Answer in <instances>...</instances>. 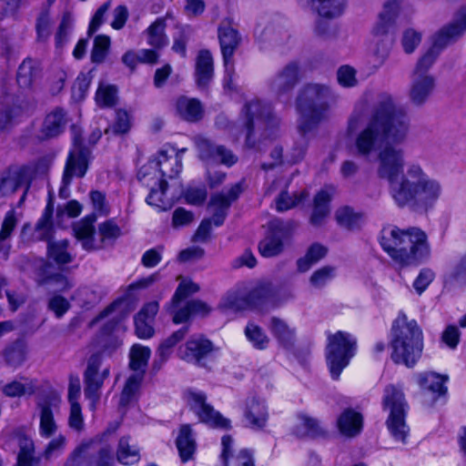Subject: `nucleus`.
I'll list each match as a JSON object with an SVG mask.
<instances>
[{
  "label": "nucleus",
  "mask_w": 466,
  "mask_h": 466,
  "mask_svg": "<svg viewBox=\"0 0 466 466\" xmlns=\"http://www.w3.org/2000/svg\"><path fill=\"white\" fill-rule=\"evenodd\" d=\"M410 118L396 105L391 95L380 93L372 104L366 127L358 134L355 147L360 156H370L378 143H384L377 155L376 173L389 183V193L400 208L415 212L432 209L442 195L441 183L417 162L405 167V152L400 145L409 135Z\"/></svg>",
  "instance_id": "nucleus-1"
},
{
  "label": "nucleus",
  "mask_w": 466,
  "mask_h": 466,
  "mask_svg": "<svg viewBox=\"0 0 466 466\" xmlns=\"http://www.w3.org/2000/svg\"><path fill=\"white\" fill-rule=\"evenodd\" d=\"M380 243L383 250L401 266L420 263L430 256L426 233L419 228L406 230L389 226L381 230Z\"/></svg>",
  "instance_id": "nucleus-2"
},
{
  "label": "nucleus",
  "mask_w": 466,
  "mask_h": 466,
  "mask_svg": "<svg viewBox=\"0 0 466 466\" xmlns=\"http://www.w3.org/2000/svg\"><path fill=\"white\" fill-rule=\"evenodd\" d=\"M338 96L327 85L309 83L299 90L296 105L300 114L299 130L303 135L313 131L319 124L326 119L332 104Z\"/></svg>",
  "instance_id": "nucleus-3"
},
{
  "label": "nucleus",
  "mask_w": 466,
  "mask_h": 466,
  "mask_svg": "<svg viewBox=\"0 0 466 466\" xmlns=\"http://www.w3.org/2000/svg\"><path fill=\"white\" fill-rule=\"evenodd\" d=\"M390 345L393 362L412 368L423 350V333L417 321L400 312L391 326Z\"/></svg>",
  "instance_id": "nucleus-4"
},
{
  "label": "nucleus",
  "mask_w": 466,
  "mask_h": 466,
  "mask_svg": "<svg viewBox=\"0 0 466 466\" xmlns=\"http://www.w3.org/2000/svg\"><path fill=\"white\" fill-rule=\"evenodd\" d=\"M239 119L246 132L245 146L256 150H261L264 141L272 138L279 124L271 105L258 98L244 104Z\"/></svg>",
  "instance_id": "nucleus-5"
},
{
  "label": "nucleus",
  "mask_w": 466,
  "mask_h": 466,
  "mask_svg": "<svg viewBox=\"0 0 466 466\" xmlns=\"http://www.w3.org/2000/svg\"><path fill=\"white\" fill-rule=\"evenodd\" d=\"M182 169V160L179 154L174 157H168L165 151H160L157 159L149 160L140 167L137 172V179L150 188V193L146 201L148 205L163 208L161 198L155 201L157 195H163L167 188L166 177H177Z\"/></svg>",
  "instance_id": "nucleus-6"
},
{
  "label": "nucleus",
  "mask_w": 466,
  "mask_h": 466,
  "mask_svg": "<svg viewBox=\"0 0 466 466\" xmlns=\"http://www.w3.org/2000/svg\"><path fill=\"white\" fill-rule=\"evenodd\" d=\"M402 0H387L378 21L373 26L370 44V52L379 66H382L389 57L393 45V37L390 29L395 25Z\"/></svg>",
  "instance_id": "nucleus-7"
},
{
  "label": "nucleus",
  "mask_w": 466,
  "mask_h": 466,
  "mask_svg": "<svg viewBox=\"0 0 466 466\" xmlns=\"http://www.w3.org/2000/svg\"><path fill=\"white\" fill-rule=\"evenodd\" d=\"M95 215H89L77 221L73 226V231L86 251L103 248L107 243H113L120 235V228L113 221L106 220L98 227V238L96 237L94 223Z\"/></svg>",
  "instance_id": "nucleus-8"
},
{
  "label": "nucleus",
  "mask_w": 466,
  "mask_h": 466,
  "mask_svg": "<svg viewBox=\"0 0 466 466\" xmlns=\"http://www.w3.org/2000/svg\"><path fill=\"white\" fill-rule=\"evenodd\" d=\"M382 403L384 410L390 412L386 424L391 437L395 441L405 444L410 428L405 422L408 403L404 393L400 389L389 385L385 388Z\"/></svg>",
  "instance_id": "nucleus-9"
},
{
  "label": "nucleus",
  "mask_w": 466,
  "mask_h": 466,
  "mask_svg": "<svg viewBox=\"0 0 466 466\" xmlns=\"http://www.w3.org/2000/svg\"><path fill=\"white\" fill-rule=\"evenodd\" d=\"M357 340L345 331H337L328 336L326 360L331 378L338 380L356 353Z\"/></svg>",
  "instance_id": "nucleus-10"
},
{
  "label": "nucleus",
  "mask_w": 466,
  "mask_h": 466,
  "mask_svg": "<svg viewBox=\"0 0 466 466\" xmlns=\"http://www.w3.org/2000/svg\"><path fill=\"white\" fill-rule=\"evenodd\" d=\"M226 308L234 310L257 309L268 310L278 307L277 294L271 284L261 283L255 287L246 297L229 294L224 301Z\"/></svg>",
  "instance_id": "nucleus-11"
},
{
  "label": "nucleus",
  "mask_w": 466,
  "mask_h": 466,
  "mask_svg": "<svg viewBox=\"0 0 466 466\" xmlns=\"http://www.w3.org/2000/svg\"><path fill=\"white\" fill-rule=\"evenodd\" d=\"M53 207L48 204L35 226V236L40 240L48 241L47 252L51 259L57 265H65L73 261L74 256L68 252L69 241L63 239L59 241H50L53 234Z\"/></svg>",
  "instance_id": "nucleus-12"
},
{
  "label": "nucleus",
  "mask_w": 466,
  "mask_h": 466,
  "mask_svg": "<svg viewBox=\"0 0 466 466\" xmlns=\"http://www.w3.org/2000/svg\"><path fill=\"white\" fill-rule=\"evenodd\" d=\"M109 367H103V354L95 353L87 360L84 372V394L90 400V409L96 410L104 381L109 377Z\"/></svg>",
  "instance_id": "nucleus-13"
},
{
  "label": "nucleus",
  "mask_w": 466,
  "mask_h": 466,
  "mask_svg": "<svg viewBox=\"0 0 466 466\" xmlns=\"http://www.w3.org/2000/svg\"><path fill=\"white\" fill-rule=\"evenodd\" d=\"M72 130L74 147L68 153L62 177L65 187H69L75 177H83L86 175L91 154L90 150L82 144L80 130L76 127H73Z\"/></svg>",
  "instance_id": "nucleus-14"
},
{
  "label": "nucleus",
  "mask_w": 466,
  "mask_h": 466,
  "mask_svg": "<svg viewBox=\"0 0 466 466\" xmlns=\"http://www.w3.org/2000/svg\"><path fill=\"white\" fill-rule=\"evenodd\" d=\"M294 228L292 221H272L268 233L258 243L259 254L264 258L280 255L290 239Z\"/></svg>",
  "instance_id": "nucleus-15"
},
{
  "label": "nucleus",
  "mask_w": 466,
  "mask_h": 466,
  "mask_svg": "<svg viewBox=\"0 0 466 466\" xmlns=\"http://www.w3.org/2000/svg\"><path fill=\"white\" fill-rule=\"evenodd\" d=\"M61 399L55 393L40 396L36 400L35 413L39 419V435L49 439L57 431L55 415L59 412Z\"/></svg>",
  "instance_id": "nucleus-16"
},
{
  "label": "nucleus",
  "mask_w": 466,
  "mask_h": 466,
  "mask_svg": "<svg viewBox=\"0 0 466 466\" xmlns=\"http://www.w3.org/2000/svg\"><path fill=\"white\" fill-rule=\"evenodd\" d=\"M218 37L227 76L234 72V54L241 43V36L231 19H223L218 28Z\"/></svg>",
  "instance_id": "nucleus-17"
},
{
  "label": "nucleus",
  "mask_w": 466,
  "mask_h": 466,
  "mask_svg": "<svg viewBox=\"0 0 466 466\" xmlns=\"http://www.w3.org/2000/svg\"><path fill=\"white\" fill-rule=\"evenodd\" d=\"M46 167V160L39 158L36 162L23 166L15 169H8L0 174V198H7L14 194L24 182L28 179L30 174L44 171Z\"/></svg>",
  "instance_id": "nucleus-18"
},
{
  "label": "nucleus",
  "mask_w": 466,
  "mask_h": 466,
  "mask_svg": "<svg viewBox=\"0 0 466 466\" xmlns=\"http://www.w3.org/2000/svg\"><path fill=\"white\" fill-rule=\"evenodd\" d=\"M301 67L296 61L284 66L269 80L270 91L279 99L289 100L290 95L301 79Z\"/></svg>",
  "instance_id": "nucleus-19"
},
{
  "label": "nucleus",
  "mask_w": 466,
  "mask_h": 466,
  "mask_svg": "<svg viewBox=\"0 0 466 466\" xmlns=\"http://www.w3.org/2000/svg\"><path fill=\"white\" fill-rule=\"evenodd\" d=\"M186 396L190 410L198 417L201 422L221 429L229 428L230 421L206 402L204 393L188 391Z\"/></svg>",
  "instance_id": "nucleus-20"
},
{
  "label": "nucleus",
  "mask_w": 466,
  "mask_h": 466,
  "mask_svg": "<svg viewBox=\"0 0 466 466\" xmlns=\"http://www.w3.org/2000/svg\"><path fill=\"white\" fill-rule=\"evenodd\" d=\"M90 443L79 445L66 460L65 466H113L112 451L108 447H102L96 452H90Z\"/></svg>",
  "instance_id": "nucleus-21"
},
{
  "label": "nucleus",
  "mask_w": 466,
  "mask_h": 466,
  "mask_svg": "<svg viewBox=\"0 0 466 466\" xmlns=\"http://www.w3.org/2000/svg\"><path fill=\"white\" fill-rule=\"evenodd\" d=\"M241 192V186L238 183L227 191L223 190L210 197L208 208L212 214L211 218L215 226L219 227L224 223L231 204L238 198Z\"/></svg>",
  "instance_id": "nucleus-22"
},
{
  "label": "nucleus",
  "mask_w": 466,
  "mask_h": 466,
  "mask_svg": "<svg viewBox=\"0 0 466 466\" xmlns=\"http://www.w3.org/2000/svg\"><path fill=\"white\" fill-rule=\"evenodd\" d=\"M198 156L208 165L223 164L231 167L237 162V157L231 150L224 146L213 144L205 137H197L195 140Z\"/></svg>",
  "instance_id": "nucleus-23"
},
{
  "label": "nucleus",
  "mask_w": 466,
  "mask_h": 466,
  "mask_svg": "<svg viewBox=\"0 0 466 466\" xmlns=\"http://www.w3.org/2000/svg\"><path fill=\"white\" fill-rule=\"evenodd\" d=\"M466 32V8L460 10L457 19L450 25L443 26L432 37L430 48L439 55L451 43L460 38Z\"/></svg>",
  "instance_id": "nucleus-24"
},
{
  "label": "nucleus",
  "mask_w": 466,
  "mask_h": 466,
  "mask_svg": "<svg viewBox=\"0 0 466 466\" xmlns=\"http://www.w3.org/2000/svg\"><path fill=\"white\" fill-rule=\"evenodd\" d=\"M255 35L262 49L280 46L289 38V34L279 20L259 24L255 30Z\"/></svg>",
  "instance_id": "nucleus-25"
},
{
  "label": "nucleus",
  "mask_w": 466,
  "mask_h": 466,
  "mask_svg": "<svg viewBox=\"0 0 466 466\" xmlns=\"http://www.w3.org/2000/svg\"><path fill=\"white\" fill-rule=\"evenodd\" d=\"M213 350L212 342L202 335H194L178 350L183 360L202 365V360Z\"/></svg>",
  "instance_id": "nucleus-26"
},
{
  "label": "nucleus",
  "mask_w": 466,
  "mask_h": 466,
  "mask_svg": "<svg viewBox=\"0 0 466 466\" xmlns=\"http://www.w3.org/2000/svg\"><path fill=\"white\" fill-rule=\"evenodd\" d=\"M435 82L432 75L412 74L409 93L410 102L415 106L425 104L435 89Z\"/></svg>",
  "instance_id": "nucleus-27"
},
{
  "label": "nucleus",
  "mask_w": 466,
  "mask_h": 466,
  "mask_svg": "<svg viewBox=\"0 0 466 466\" xmlns=\"http://www.w3.org/2000/svg\"><path fill=\"white\" fill-rule=\"evenodd\" d=\"M244 417L247 425L255 431L262 430L268 421V408L263 400L256 397L249 398L247 400Z\"/></svg>",
  "instance_id": "nucleus-28"
},
{
  "label": "nucleus",
  "mask_w": 466,
  "mask_h": 466,
  "mask_svg": "<svg viewBox=\"0 0 466 466\" xmlns=\"http://www.w3.org/2000/svg\"><path fill=\"white\" fill-rule=\"evenodd\" d=\"M292 432L298 438H320L327 435V431L321 426L320 422L313 417L305 413L297 415V422L292 429Z\"/></svg>",
  "instance_id": "nucleus-29"
},
{
  "label": "nucleus",
  "mask_w": 466,
  "mask_h": 466,
  "mask_svg": "<svg viewBox=\"0 0 466 466\" xmlns=\"http://www.w3.org/2000/svg\"><path fill=\"white\" fill-rule=\"evenodd\" d=\"M337 427L343 436L348 438L356 437L362 431L363 416L352 409H346L338 417Z\"/></svg>",
  "instance_id": "nucleus-30"
},
{
  "label": "nucleus",
  "mask_w": 466,
  "mask_h": 466,
  "mask_svg": "<svg viewBox=\"0 0 466 466\" xmlns=\"http://www.w3.org/2000/svg\"><path fill=\"white\" fill-rule=\"evenodd\" d=\"M213 57L208 50L199 51L195 66L196 83L198 87L208 86L213 78L214 66Z\"/></svg>",
  "instance_id": "nucleus-31"
},
{
  "label": "nucleus",
  "mask_w": 466,
  "mask_h": 466,
  "mask_svg": "<svg viewBox=\"0 0 466 466\" xmlns=\"http://www.w3.org/2000/svg\"><path fill=\"white\" fill-rule=\"evenodd\" d=\"M416 380L421 390L432 394L433 400L446 393L447 389L444 383L447 380V377L436 372L426 371L418 374Z\"/></svg>",
  "instance_id": "nucleus-32"
},
{
  "label": "nucleus",
  "mask_w": 466,
  "mask_h": 466,
  "mask_svg": "<svg viewBox=\"0 0 466 466\" xmlns=\"http://www.w3.org/2000/svg\"><path fill=\"white\" fill-rule=\"evenodd\" d=\"M176 446L183 462L193 459L197 443L190 425L184 424L181 426L176 440Z\"/></svg>",
  "instance_id": "nucleus-33"
},
{
  "label": "nucleus",
  "mask_w": 466,
  "mask_h": 466,
  "mask_svg": "<svg viewBox=\"0 0 466 466\" xmlns=\"http://www.w3.org/2000/svg\"><path fill=\"white\" fill-rule=\"evenodd\" d=\"M177 114L188 122H196L202 118L203 108L199 100L180 96L176 103Z\"/></svg>",
  "instance_id": "nucleus-34"
},
{
  "label": "nucleus",
  "mask_w": 466,
  "mask_h": 466,
  "mask_svg": "<svg viewBox=\"0 0 466 466\" xmlns=\"http://www.w3.org/2000/svg\"><path fill=\"white\" fill-rule=\"evenodd\" d=\"M314 10L321 17L336 18L341 15L347 6L348 0H308Z\"/></svg>",
  "instance_id": "nucleus-35"
},
{
  "label": "nucleus",
  "mask_w": 466,
  "mask_h": 466,
  "mask_svg": "<svg viewBox=\"0 0 466 466\" xmlns=\"http://www.w3.org/2000/svg\"><path fill=\"white\" fill-rule=\"evenodd\" d=\"M166 19L158 17L145 31L147 44L155 49H161L167 46L168 37L165 33Z\"/></svg>",
  "instance_id": "nucleus-36"
},
{
  "label": "nucleus",
  "mask_w": 466,
  "mask_h": 466,
  "mask_svg": "<svg viewBox=\"0 0 466 466\" xmlns=\"http://www.w3.org/2000/svg\"><path fill=\"white\" fill-rule=\"evenodd\" d=\"M66 113L63 109L56 108L49 113L43 123L41 133L44 138L58 136L66 125Z\"/></svg>",
  "instance_id": "nucleus-37"
},
{
  "label": "nucleus",
  "mask_w": 466,
  "mask_h": 466,
  "mask_svg": "<svg viewBox=\"0 0 466 466\" xmlns=\"http://www.w3.org/2000/svg\"><path fill=\"white\" fill-rule=\"evenodd\" d=\"M331 196L326 190H320L314 198L313 211L309 222L314 227H319L329 214Z\"/></svg>",
  "instance_id": "nucleus-38"
},
{
  "label": "nucleus",
  "mask_w": 466,
  "mask_h": 466,
  "mask_svg": "<svg viewBox=\"0 0 466 466\" xmlns=\"http://www.w3.org/2000/svg\"><path fill=\"white\" fill-rule=\"evenodd\" d=\"M273 336L286 349L292 347L295 341V330L283 319L272 317L268 326Z\"/></svg>",
  "instance_id": "nucleus-39"
},
{
  "label": "nucleus",
  "mask_w": 466,
  "mask_h": 466,
  "mask_svg": "<svg viewBox=\"0 0 466 466\" xmlns=\"http://www.w3.org/2000/svg\"><path fill=\"white\" fill-rule=\"evenodd\" d=\"M210 311L209 307L203 301L193 299L178 309L173 316V321L176 324L186 322L192 316H205Z\"/></svg>",
  "instance_id": "nucleus-40"
},
{
  "label": "nucleus",
  "mask_w": 466,
  "mask_h": 466,
  "mask_svg": "<svg viewBox=\"0 0 466 466\" xmlns=\"http://www.w3.org/2000/svg\"><path fill=\"white\" fill-rule=\"evenodd\" d=\"M40 69L37 62L32 59H25L17 70V83L22 88H28L38 77Z\"/></svg>",
  "instance_id": "nucleus-41"
},
{
  "label": "nucleus",
  "mask_w": 466,
  "mask_h": 466,
  "mask_svg": "<svg viewBox=\"0 0 466 466\" xmlns=\"http://www.w3.org/2000/svg\"><path fill=\"white\" fill-rule=\"evenodd\" d=\"M116 457L120 463L132 465L139 461V449L135 444H131L129 437H122L118 442Z\"/></svg>",
  "instance_id": "nucleus-42"
},
{
  "label": "nucleus",
  "mask_w": 466,
  "mask_h": 466,
  "mask_svg": "<svg viewBox=\"0 0 466 466\" xmlns=\"http://www.w3.org/2000/svg\"><path fill=\"white\" fill-rule=\"evenodd\" d=\"M326 254L327 248L324 246L319 243L312 244L309 248L306 255L298 259V270L299 272L308 271L313 264L317 263L321 258H323L326 256Z\"/></svg>",
  "instance_id": "nucleus-43"
},
{
  "label": "nucleus",
  "mask_w": 466,
  "mask_h": 466,
  "mask_svg": "<svg viewBox=\"0 0 466 466\" xmlns=\"http://www.w3.org/2000/svg\"><path fill=\"white\" fill-rule=\"evenodd\" d=\"M150 349L140 345H134L130 350L129 367L136 373L145 374L146 367L150 358Z\"/></svg>",
  "instance_id": "nucleus-44"
},
{
  "label": "nucleus",
  "mask_w": 466,
  "mask_h": 466,
  "mask_svg": "<svg viewBox=\"0 0 466 466\" xmlns=\"http://www.w3.org/2000/svg\"><path fill=\"white\" fill-rule=\"evenodd\" d=\"M309 197L306 189L300 192L289 194L288 191H282L276 198V208L279 212H284L297 207Z\"/></svg>",
  "instance_id": "nucleus-45"
},
{
  "label": "nucleus",
  "mask_w": 466,
  "mask_h": 466,
  "mask_svg": "<svg viewBox=\"0 0 466 466\" xmlns=\"http://www.w3.org/2000/svg\"><path fill=\"white\" fill-rule=\"evenodd\" d=\"M335 218L340 227L349 230H354L360 228L362 217L351 208L342 207L336 211Z\"/></svg>",
  "instance_id": "nucleus-46"
},
{
  "label": "nucleus",
  "mask_w": 466,
  "mask_h": 466,
  "mask_svg": "<svg viewBox=\"0 0 466 466\" xmlns=\"http://www.w3.org/2000/svg\"><path fill=\"white\" fill-rule=\"evenodd\" d=\"M445 285L453 288L466 286V253L459 258L447 275Z\"/></svg>",
  "instance_id": "nucleus-47"
},
{
  "label": "nucleus",
  "mask_w": 466,
  "mask_h": 466,
  "mask_svg": "<svg viewBox=\"0 0 466 466\" xmlns=\"http://www.w3.org/2000/svg\"><path fill=\"white\" fill-rule=\"evenodd\" d=\"M143 378L141 373H135L128 377L121 392L119 400L120 406L126 407L135 399Z\"/></svg>",
  "instance_id": "nucleus-48"
},
{
  "label": "nucleus",
  "mask_w": 466,
  "mask_h": 466,
  "mask_svg": "<svg viewBox=\"0 0 466 466\" xmlns=\"http://www.w3.org/2000/svg\"><path fill=\"white\" fill-rule=\"evenodd\" d=\"M15 466H39V459L34 456V443L31 440L22 439Z\"/></svg>",
  "instance_id": "nucleus-49"
},
{
  "label": "nucleus",
  "mask_w": 466,
  "mask_h": 466,
  "mask_svg": "<svg viewBox=\"0 0 466 466\" xmlns=\"http://www.w3.org/2000/svg\"><path fill=\"white\" fill-rule=\"evenodd\" d=\"M35 384L30 380L26 383H22L17 380H13L2 387L3 393L10 398L22 397L24 395H32L35 391Z\"/></svg>",
  "instance_id": "nucleus-50"
},
{
  "label": "nucleus",
  "mask_w": 466,
  "mask_h": 466,
  "mask_svg": "<svg viewBox=\"0 0 466 466\" xmlns=\"http://www.w3.org/2000/svg\"><path fill=\"white\" fill-rule=\"evenodd\" d=\"M16 226V218L15 211H8L2 223L0 230V252L3 251L5 255L8 254L10 246L6 243V240L11 237L13 230Z\"/></svg>",
  "instance_id": "nucleus-51"
},
{
  "label": "nucleus",
  "mask_w": 466,
  "mask_h": 466,
  "mask_svg": "<svg viewBox=\"0 0 466 466\" xmlns=\"http://www.w3.org/2000/svg\"><path fill=\"white\" fill-rule=\"evenodd\" d=\"M4 356L9 365L20 366L25 360L26 347L23 341H15L5 350Z\"/></svg>",
  "instance_id": "nucleus-52"
},
{
  "label": "nucleus",
  "mask_w": 466,
  "mask_h": 466,
  "mask_svg": "<svg viewBox=\"0 0 466 466\" xmlns=\"http://www.w3.org/2000/svg\"><path fill=\"white\" fill-rule=\"evenodd\" d=\"M245 334L256 349L264 350L268 347L269 339L258 325L253 323L248 324L245 329Z\"/></svg>",
  "instance_id": "nucleus-53"
},
{
  "label": "nucleus",
  "mask_w": 466,
  "mask_h": 466,
  "mask_svg": "<svg viewBox=\"0 0 466 466\" xmlns=\"http://www.w3.org/2000/svg\"><path fill=\"white\" fill-rule=\"evenodd\" d=\"M110 46V38L105 35H96L94 39V46L91 52V60L93 63H102L107 54Z\"/></svg>",
  "instance_id": "nucleus-54"
},
{
  "label": "nucleus",
  "mask_w": 466,
  "mask_h": 466,
  "mask_svg": "<svg viewBox=\"0 0 466 466\" xmlns=\"http://www.w3.org/2000/svg\"><path fill=\"white\" fill-rule=\"evenodd\" d=\"M335 275L336 268L334 267L325 266L313 272L309 283L315 289H322L334 279Z\"/></svg>",
  "instance_id": "nucleus-55"
},
{
  "label": "nucleus",
  "mask_w": 466,
  "mask_h": 466,
  "mask_svg": "<svg viewBox=\"0 0 466 466\" xmlns=\"http://www.w3.org/2000/svg\"><path fill=\"white\" fill-rule=\"evenodd\" d=\"M67 439L66 436L59 434L54 437L46 446L43 451V457L46 460H51L60 456L66 450Z\"/></svg>",
  "instance_id": "nucleus-56"
},
{
  "label": "nucleus",
  "mask_w": 466,
  "mask_h": 466,
  "mask_svg": "<svg viewBox=\"0 0 466 466\" xmlns=\"http://www.w3.org/2000/svg\"><path fill=\"white\" fill-rule=\"evenodd\" d=\"M356 70L348 65L341 66L337 70V81L339 86L350 88L358 85Z\"/></svg>",
  "instance_id": "nucleus-57"
},
{
  "label": "nucleus",
  "mask_w": 466,
  "mask_h": 466,
  "mask_svg": "<svg viewBox=\"0 0 466 466\" xmlns=\"http://www.w3.org/2000/svg\"><path fill=\"white\" fill-rule=\"evenodd\" d=\"M440 55L431 48H429L423 56L418 60L413 74L415 75H430L429 69L435 63Z\"/></svg>",
  "instance_id": "nucleus-58"
},
{
  "label": "nucleus",
  "mask_w": 466,
  "mask_h": 466,
  "mask_svg": "<svg viewBox=\"0 0 466 466\" xmlns=\"http://www.w3.org/2000/svg\"><path fill=\"white\" fill-rule=\"evenodd\" d=\"M22 107L19 106H7L0 110V132H5L12 128L14 126V119L19 116Z\"/></svg>",
  "instance_id": "nucleus-59"
},
{
  "label": "nucleus",
  "mask_w": 466,
  "mask_h": 466,
  "mask_svg": "<svg viewBox=\"0 0 466 466\" xmlns=\"http://www.w3.org/2000/svg\"><path fill=\"white\" fill-rule=\"evenodd\" d=\"M208 196L205 186L201 187H188L184 192L186 202L190 205L199 206L202 205Z\"/></svg>",
  "instance_id": "nucleus-60"
},
{
  "label": "nucleus",
  "mask_w": 466,
  "mask_h": 466,
  "mask_svg": "<svg viewBox=\"0 0 466 466\" xmlns=\"http://www.w3.org/2000/svg\"><path fill=\"white\" fill-rule=\"evenodd\" d=\"M116 99V89L112 86H100L96 94V100L99 106H112Z\"/></svg>",
  "instance_id": "nucleus-61"
},
{
  "label": "nucleus",
  "mask_w": 466,
  "mask_h": 466,
  "mask_svg": "<svg viewBox=\"0 0 466 466\" xmlns=\"http://www.w3.org/2000/svg\"><path fill=\"white\" fill-rule=\"evenodd\" d=\"M51 24L49 12L46 10L41 12L35 25L38 40L46 41L49 37Z\"/></svg>",
  "instance_id": "nucleus-62"
},
{
  "label": "nucleus",
  "mask_w": 466,
  "mask_h": 466,
  "mask_svg": "<svg viewBox=\"0 0 466 466\" xmlns=\"http://www.w3.org/2000/svg\"><path fill=\"white\" fill-rule=\"evenodd\" d=\"M131 127L130 116L126 110L118 109L116 112V121L110 129L115 134H125Z\"/></svg>",
  "instance_id": "nucleus-63"
},
{
  "label": "nucleus",
  "mask_w": 466,
  "mask_h": 466,
  "mask_svg": "<svg viewBox=\"0 0 466 466\" xmlns=\"http://www.w3.org/2000/svg\"><path fill=\"white\" fill-rule=\"evenodd\" d=\"M420 33L415 31L414 29L405 30L401 40L405 53L411 54L412 52H414L416 47L420 45Z\"/></svg>",
  "instance_id": "nucleus-64"
}]
</instances>
